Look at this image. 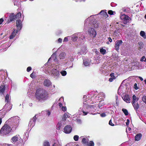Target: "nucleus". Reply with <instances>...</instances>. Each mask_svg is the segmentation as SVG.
<instances>
[{
  "label": "nucleus",
  "mask_w": 146,
  "mask_h": 146,
  "mask_svg": "<svg viewBox=\"0 0 146 146\" xmlns=\"http://www.w3.org/2000/svg\"><path fill=\"white\" fill-rule=\"evenodd\" d=\"M121 19H123L125 20V22L127 23V21L129 20V17L127 15L124 14H123L120 17Z\"/></svg>",
  "instance_id": "2eb2a0df"
},
{
  "label": "nucleus",
  "mask_w": 146,
  "mask_h": 146,
  "mask_svg": "<svg viewBox=\"0 0 146 146\" xmlns=\"http://www.w3.org/2000/svg\"><path fill=\"white\" fill-rule=\"evenodd\" d=\"M88 140L87 139H86L85 138H83L82 140V143L86 145L88 144Z\"/></svg>",
  "instance_id": "393cba45"
},
{
  "label": "nucleus",
  "mask_w": 146,
  "mask_h": 146,
  "mask_svg": "<svg viewBox=\"0 0 146 146\" xmlns=\"http://www.w3.org/2000/svg\"><path fill=\"white\" fill-rule=\"evenodd\" d=\"M86 47L83 48L81 49V52L78 53H80V54H85L86 52Z\"/></svg>",
  "instance_id": "4be33fe9"
},
{
  "label": "nucleus",
  "mask_w": 146,
  "mask_h": 146,
  "mask_svg": "<svg viewBox=\"0 0 146 146\" xmlns=\"http://www.w3.org/2000/svg\"><path fill=\"white\" fill-rule=\"evenodd\" d=\"M68 40V39L67 37H65L64 39V42H67Z\"/></svg>",
  "instance_id": "49530a36"
},
{
  "label": "nucleus",
  "mask_w": 146,
  "mask_h": 146,
  "mask_svg": "<svg viewBox=\"0 0 146 146\" xmlns=\"http://www.w3.org/2000/svg\"><path fill=\"white\" fill-rule=\"evenodd\" d=\"M83 113H84V115H86L88 113V112H85L84 111H83Z\"/></svg>",
  "instance_id": "13d9d810"
},
{
  "label": "nucleus",
  "mask_w": 146,
  "mask_h": 146,
  "mask_svg": "<svg viewBox=\"0 0 146 146\" xmlns=\"http://www.w3.org/2000/svg\"><path fill=\"white\" fill-rule=\"evenodd\" d=\"M62 122L61 121L59 122L57 125V129L58 130H60V129L61 127L62 126Z\"/></svg>",
  "instance_id": "b1692460"
},
{
  "label": "nucleus",
  "mask_w": 146,
  "mask_h": 146,
  "mask_svg": "<svg viewBox=\"0 0 146 146\" xmlns=\"http://www.w3.org/2000/svg\"><path fill=\"white\" fill-rule=\"evenodd\" d=\"M5 89L4 85H1L0 87V95L1 96L4 95V94Z\"/></svg>",
  "instance_id": "f8f14e48"
},
{
  "label": "nucleus",
  "mask_w": 146,
  "mask_h": 146,
  "mask_svg": "<svg viewBox=\"0 0 146 146\" xmlns=\"http://www.w3.org/2000/svg\"><path fill=\"white\" fill-rule=\"evenodd\" d=\"M145 58V56H143L140 59V61L141 62L144 61V59Z\"/></svg>",
  "instance_id": "c03bdc74"
},
{
  "label": "nucleus",
  "mask_w": 146,
  "mask_h": 146,
  "mask_svg": "<svg viewBox=\"0 0 146 146\" xmlns=\"http://www.w3.org/2000/svg\"><path fill=\"white\" fill-rule=\"evenodd\" d=\"M16 26L17 31L20 30L22 27V22L20 20H18L16 22Z\"/></svg>",
  "instance_id": "423d86ee"
},
{
  "label": "nucleus",
  "mask_w": 146,
  "mask_h": 146,
  "mask_svg": "<svg viewBox=\"0 0 146 146\" xmlns=\"http://www.w3.org/2000/svg\"><path fill=\"white\" fill-rule=\"evenodd\" d=\"M30 77L32 78H34L36 77L35 73L33 72L31 75Z\"/></svg>",
  "instance_id": "473e14b6"
},
{
  "label": "nucleus",
  "mask_w": 146,
  "mask_h": 146,
  "mask_svg": "<svg viewBox=\"0 0 146 146\" xmlns=\"http://www.w3.org/2000/svg\"><path fill=\"white\" fill-rule=\"evenodd\" d=\"M108 13L110 15H112L113 14V12L111 10H110L108 11Z\"/></svg>",
  "instance_id": "37998d69"
},
{
  "label": "nucleus",
  "mask_w": 146,
  "mask_h": 146,
  "mask_svg": "<svg viewBox=\"0 0 146 146\" xmlns=\"http://www.w3.org/2000/svg\"><path fill=\"white\" fill-rule=\"evenodd\" d=\"M106 116V114L105 113H102L101 114V116L102 117H104Z\"/></svg>",
  "instance_id": "603ef678"
},
{
  "label": "nucleus",
  "mask_w": 146,
  "mask_h": 146,
  "mask_svg": "<svg viewBox=\"0 0 146 146\" xmlns=\"http://www.w3.org/2000/svg\"><path fill=\"white\" fill-rule=\"evenodd\" d=\"M123 100L127 103L129 102L130 98L128 95H126L122 97Z\"/></svg>",
  "instance_id": "4468645a"
},
{
  "label": "nucleus",
  "mask_w": 146,
  "mask_h": 146,
  "mask_svg": "<svg viewBox=\"0 0 146 146\" xmlns=\"http://www.w3.org/2000/svg\"><path fill=\"white\" fill-rule=\"evenodd\" d=\"M36 115L31 119L29 124V126L31 128L33 127L35 124L36 121Z\"/></svg>",
  "instance_id": "39448f33"
},
{
  "label": "nucleus",
  "mask_w": 146,
  "mask_h": 146,
  "mask_svg": "<svg viewBox=\"0 0 146 146\" xmlns=\"http://www.w3.org/2000/svg\"><path fill=\"white\" fill-rule=\"evenodd\" d=\"M21 138L19 135H17L13 136L11 139V142L13 144L19 143Z\"/></svg>",
  "instance_id": "20e7f679"
},
{
  "label": "nucleus",
  "mask_w": 146,
  "mask_h": 146,
  "mask_svg": "<svg viewBox=\"0 0 146 146\" xmlns=\"http://www.w3.org/2000/svg\"><path fill=\"white\" fill-rule=\"evenodd\" d=\"M96 25H95L94 26V27L95 28H96L98 27V25L97 24L95 23Z\"/></svg>",
  "instance_id": "052dcab7"
},
{
  "label": "nucleus",
  "mask_w": 146,
  "mask_h": 146,
  "mask_svg": "<svg viewBox=\"0 0 146 146\" xmlns=\"http://www.w3.org/2000/svg\"><path fill=\"white\" fill-rule=\"evenodd\" d=\"M3 21H4V20L3 18H1L0 19V25H1V24H2Z\"/></svg>",
  "instance_id": "8fccbe9b"
},
{
  "label": "nucleus",
  "mask_w": 146,
  "mask_h": 146,
  "mask_svg": "<svg viewBox=\"0 0 146 146\" xmlns=\"http://www.w3.org/2000/svg\"><path fill=\"white\" fill-rule=\"evenodd\" d=\"M115 79V77H111L109 79V81L110 82H111L113 80Z\"/></svg>",
  "instance_id": "4c0bfd02"
},
{
  "label": "nucleus",
  "mask_w": 146,
  "mask_h": 146,
  "mask_svg": "<svg viewBox=\"0 0 146 146\" xmlns=\"http://www.w3.org/2000/svg\"><path fill=\"white\" fill-rule=\"evenodd\" d=\"M15 5H17L18 4V0H13Z\"/></svg>",
  "instance_id": "e433bc0d"
},
{
  "label": "nucleus",
  "mask_w": 146,
  "mask_h": 146,
  "mask_svg": "<svg viewBox=\"0 0 146 146\" xmlns=\"http://www.w3.org/2000/svg\"><path fill=\"white\" fill-rule=\"evenodd\" d=\"M66 55V54L64 52H62L60 53L59 55V57L60 59H64Z\"/></svg>",
  "instance_id": "6ab92c4d"
},
{
  "label": "nucleus",
  "mask_w": 146,
  "mask_h": 146,
  "mask_svg": "<svg viewBox=\"0 0 146 146\" xmlns=\"http://www.w3.org/2000/svg\"><path fill=\"white\" fill-rule=\"evenodd\" d=\"M15 19V16L14 14L13 13L10 14L9 16V19L7 21L8 23H9L10 22L14 21Z\"/></svg>",
  "instance_id": "9d476101"
},
{
  "label": "nucleus",
  "mask_w": 146,
  "mask_h": 146,
  "mask_svg": "<svg viewBox=\"0 0 146 146\" xmlns=\"http://www.w3.org/2000/svg\"><path fill=\"white\" fill-rule=\"evenodd\" d=\"M79 136L77 135H75L74 137V139L75 141H77L78 140Z\"/></svg>",
  "instance_id": "c9c22d12"
},
{
  "label": "nucleus",
  "mask_w": 146,
  "mask_h": 146,
  "mask_svg": "<svg viewBox=\"0 0 146 146\" xmlns=\"http://www.w3.org/2000/svg\"><path fill=\"white\" fill-rule=\"evenodd\" d=\"M138 44L139 45V49L142 48L143 47V43L141 42H140L138 43Z\"/></svg>",
  "instance_id": "cd10ccee"
},
{
  "label": "nucleus",
  "mask_w": 146,
  "mask_h": 146,
  "mask_svg": "<svg viewBox=\"0 0 146 146\" xmlns=\"http://www.w3.org/2000/svg\"><path fill=\"white\" fill-rule=\"evenodd\" d=\"M77 121L79 123L81 122V120L80 119H78L77 120Z\"/></svg>",
  "instance_id": "0e129e2a"
},
{
  "label": "nucleus",
  "mask_w": 146,
  "mask_h": 146,
  "mask_svg": "<svg viewBox=\"0 0 146 146\" xmlns=\"http://www.w3.org/2000/svg\"><path fill=\"white\" fill-rule=\"evenodd\" d=\"M122 111L124 113L125 115H127L128 114V112L127 110L126 109H123L122 110Z\"/></svg>",
  "instance_id": "c85d7f7f"
},
{
  "label": "nucleus",
  "mask_w": 146,
  "mask_h": 146,
  "mask_svg": "<svg viewBox=\"0 0 146 146\" xmlns=\"http://www.w3.org/2000/svg\"><path fill=\"white\" fill-rule=\"evenodd\" d=\"M100 52L101 53L104 54L106 53V50L105 49L101 48L100 50Z\"/></svg>",
  "instance_id": "2f4dec72"
},
{
  "label": "nucleus",
  "mask_w": 146,
  "mask_h": 146,
  "mask_svg": "<svg viewBox=\"0 0 146 146\" xmlns=\"http://www.w3.org/2000/svg\"><path fill=\"white\" fill-rule=\"evenodd\" d=\"M114 74L113 73H111L110 74V76L111 77H115L114 76Z\"/></svg>",
  "instance_id": "09e8293b"
},
{
  "label": "nucleus",
  "mask_w": 146,
  "mask_h": 146,
  "mask_svg": "<svg viewBox=\"0 0 146 146\" xmlns=\"http://www.w3.org/2000/svg\"><path fill=\"white\" fill-rule=\"evenodd\" d=\"M72 129V128L70 126L67 125L64 129V132L66 133H69L71 132Z\"/></svg>",
  "instance_id": "1a4fd4ad"
},
{
  "label": "nucleus",
  "mask_w": 146,
  "mask_h": 146,
  "mask_svg": "<svg viewBox=\"0 0 146 146\" xmlns=\"http://www.w3.org/2000/svg\"><path fill=\"white\" fill-rule=\"evenodd\" d=\"M13 127L12 126V128H11L8 125L6 124H5L1 129L0 133L2 135L8 134L11 130L13 131L14 130H13Z\"/></svg>",
  "instance_id": "f03ea898"
},
{
  "label": "nucleus",
  "mask_w": 146,
  "mask_h": 146,
  "mask_svg": "<svg viewBox=\"0 0 146 146\" xmlns=\"http://www.w3.org/2000/svg\"><path fill=\"white\" fill-rule=\"evenodd\" d=\"M55 57V58L54 59V60H56V59H57V58L56 57V56L55 55H52V56H51V57L48 60V61H49L50 60V59L51 58H53V57Z\"/></svg>",
  "instance_id": "ea45409f"
},
{
  "label": "nucleus",
  "mask_w": 146,
  "mask_h": 146,
  "mask_svg": "<svg viewBox=\"0 0 146 146\" xmlns=\"http://www.w3.org/2000/svg\"><path fill=\"white\" fill-rule=\"evenodd\" d=\"M94 143L93 141H90L88 144V146H94Z\"/></svg>",
  "instance_id": "f704fd0d"
},
{
  "label": "nucleus",
  "mask_w": 146,
  "mask_h": 146,
  "mask_svg": "<svg viewBox=\"0 0 146 146\" xmlns=\"http://www.w3.org/2000/svg\"><path fill=\"white\" fill-rule=\"evenodd\" d=\"M19 118L17 116H15L12 117L8 119V121H10L11 120L12 122L13 130H15L18 125L19 122Z\"/></svg>",
  "instance_id": "7ed1b4c3"
},
{
  "label": "nucleus",
  "mask_w": 146,
  "mask_h": 146,
  "mask_svg": "<svg viewBox=\"0 0 146 146\" xmlns=\"http://www.w3.org/2000/svg\"><path fill=\"white\" fill-rule=\"evenodd\" d=\"M21 14L20 12L18 13L16 15H15L16 19H18L21 16Z\"/></svg>",
  "instance_id": "c756f323"
},
{
  "label": "nucleus",
  "mask_w": 146,
  "mask_h": 146,
  "mask_svg": "<svg viewBox=\"0 0 146 146\" xmlns=\"http://www.w3.org/2000/svg\"><path fill=\"white\" fill-rule=\"evenodd\" d=\"M77 36H74L72 37V39L74 41H76L77 40Z\"/></svg>",
  "instance_id": "79ce46f5"
},
{
  "label": "nucleus",
  "mask_w": 146,
  "mask_h": 146,
  "mask_svg": "<svg viewBox=\"0 0 146 146\" xmlns=\"http://www.w3.org/2000/svg\"><path fill=\"white\" fill-rule=\"evenodd\" d=\"M137 85L136 83H135L134 85V88L135 90H137L138 89V87L137 86Z\"/></svg>",
  "instance_id": "de8ad7c7"
},
{
  "label": "nucleus",
  "mask_w": 146,
  "mask_h": 146,
  "mask_svg": "<svg viewBox=\"0 0 146 146\" xmlns=\"http://www.w3.org/2000/svg\"><path fill=\"white\" fill-rule=\"evenodd\" d=\"M109 124L112 126H113L114 125L112 123L111 120H110V121H109Z\"/></svg>",
  "instance_id": "a18cd8bd"
},
{
  "label": "nucleus",
  "mask_w": 146,
  "mask_h": 146,
  "mask_svg": "<svg viewBox=\"0 0 146 146\" xmlns=\"http://www.w3.org/2000/svg\"><path fill=\"white\" fill-rule=\"evenodd\" d=\"M100 14L103 15V16L106 18H107L108 17V15L106 12L104 11V10H102L100 13Z\"/></svg>",
  "instance_id": "aec40b11"
},
{
  "label": "nucleus",
  "mask_w": 146,
  "mask_h": 146,
  "mask_svg": "<svg viewBox=\"0 0 146 146\" xmlns=\"http://www.w3.org/2000/svg\"><path fill=\"white\" fill-rule=\"evenodd\" d=\"M6 146H13V145H11V144H7L6 145Z\"/></svg>",
  "instance_id": "338daca9"
},
{
  "label": "nucleus",
  "mask_w": 146,
  "mask_h": 146,
  "mask_svg": "<svg viewBox=\"0 0 146 146\" xmlns=\"http://www.w3.org/2000/svg\"><path fill=\"white\" fill-rule=\"evenodd\" d=\"M66 113H65L63 115V117H62V120L63 121H65L67 118L66 116Z\"/></svg>",
  "instance_id": "7c9ffc66"
},
{
  "label": "nucleus",
  "mask_w": 146,
  "mask_h": 146,
  "mask_svg": "<svg viewBox=\"0 0 146 146\" xmlns=\"http://www.w3.org/2000/svg\"><path fill=\"white\" fill-rule=\"evenodd\" d=\"M9 95L8 94H7L5 97V102L8 103L9 102Z\"/></svg>",
  "instance_id": "bb28decb"
},
{
  "label": "nucleus",
  "mask_w": 146,
  "mask_h": 146,
  "mask_svg": "<svg viewBox=\"0 0 146 146\" xmlns=\"http://www.w3.org/2000/svg\"><path fill=\"white\" fill-rule=\"evenodd\" d=\"M140 35L143 37L144 38H146V36L145 35V33L144 31H141L140 32Z\"/></svg>",
  "instance_id": "a878e982"
},
{
  "label": "nucleus",
  "mask_w": 146,
  "mask_h": 146,
  "mask_svg": "<svg viewBox=\"0 0 146 146\" xmlns=\"http://www.w3.org/2000/svg\"><path fill=\"white\" fill-rule=\"evenodd\" d=\"M132 98L133 100L132 102V104L135 103L139 100V98H137L135 95H133V96Z\"/></svg>",
  "instance_id": "a211bd4d"
},
{
  "label": "nucleus",
  "mask_w": 146,
  "mask_h": 146,
  "mask_svg": "<svg viewBox=\"0 0 146 146\" xmlns=\"http://www.w3.org/2000/svg\"><path fill=\"white\" fill-rule=\"evenodd\" d=\"M142 99L143 101L146 104V96H143Z\"/></svg>",
  "instance_id": "58836bf2"
},
{
  "label": "nucleus",
  "mask_w": 146,
  "mask_h": 146,
  "mask_svg": "<svg viewBox=\"0 0 146 146\" xmlns=\"http://www.w3.org/2000/svg\"><path fill=\"white\" fill-rule=\"evenodd\" d=\"M44 84L45 86L48 87L51 85V82L49 80L46 79L44 81Z\"/></svg>",
  "instance_id": "ddd939ff"
},
{
  "label": "nucleus",
  "mask_w": 146,
  "mask_h": 146,
  "mask_svg": "<svg viewBox=\"0 0 146 146\" xmlns=\"http://www.w3.org/2000/svg\"><path fill=\"white\" fill-rule=\"evenodd\" d=\"M108 39L109 40V42H112V39L110 37H109L108 38Z\"/></svg>",
  "instance_id": "6e6d98bb"
},
{
  "label": "nucleus",
  "mask_w": 146,
  "mask_h": 146,
  "mask_svg": "<svg viewBox=\"0 0 146 146\" xmlns=\"http://www.w3.org/2000/svg\"><path fill=\"white\" fill-rule=\"evenodd\" d=\"M18 31L17 30H16L15 29H14L10 37V39H13L15 36L16 34L17 33Z\"/></svg>",
  "instance_id": "dca6fc26"
},
{
  "label": "nucleus",
  "mask_w": 146,
  "mask_h": 146,
  "mask_svg": "<svg viewBox=\"0 0 146 146\" xmlns=\"http://www.w3.org/2000/svg\"><path fill=\"white\" fill-rule=\"evenodd\" d=\"M83 64L85 66H88L90 64V62L88 60H84Z\"/></svg>",
  "instance_id": "412c9836"
},
{
  "label": "nucleus",
  "mask_w": 146,
  "mask_h": 146,
  "mask_svg": "<svg viewBox=\"0 0 146 146\" xmlns=\"http://www.w3.org/2000/svg\"><path fill=\"white\" fill-rule=\"evenodd\" d=\"M47 115H48V116H49L50 114V112L49 111H47Z\"/></svg>",
  "instance_id": "4d7b16f0"
},
{
  "label": "nucleus",
  "mask_w": 146,
  "mask_h": 146,
  "mask_svg": "<svg viewBox=\"0 0 146 146\" xmlns=\"http://www.w3.org/2000/svg\"><path fill=\"white\" fill-rule=\"evenodd\" d=\"M50 72L51 73V74H52L54 76H58L60 74L59 71L57 70L55 68H52Z\"/></svg>",
  "instance_id": "6e6552de"
},
{
  "label": "nucleus",
  "mask_w": 146,
  "mask_h": 146,
  "mask_svg": "<svg viewBox=\"0 0 146 146\" xmlns=\"http://www.w3.org/2000/svg\"><path fill=\"white\" fill-rule=\"evenodd\" d=\"M133 105L134 107V108L136 110H137L138 109L139 107V105L137 103H133L132 104Z\"/></svg>",
  "instance_id": "5701e85b"
},
{
  "label": "nucleus",
  "mask_w": 146,
  "mask_h": 146,
  "mask_svg": "<svg viewBox=\"0 0 146 146\" xmlns=\"http://www.w3.org/2000/svg\"><path fill=\"white\" fill-rule=\"evenodd\" d=\"M62 40L61 38H59L58 40V42H61L62 41Z\"/></svg>",
  "instance_id": "5fc2aeb1"
},
{
  "label": "nucleus",
  "mask_w": 146,
  "mask_h": 146,
  "mask_svg": "<svg viewBox=\"0 0 146 146\" xmlns=\"http://www.w3.org/2000/svg\"><path fill=\"white\" fill-rule=\"evenodd\" d=\"M85 36H82V35H81V36L80 37V38H81V39H83V38H85Z\"/></svg>",
  "instance_id": "bf43d9fd"
},
{
  "label": "nucleus",
  "mask_w": 146,
  "mask_h": 146,
  "mask_svg": "<svg viewBox=\"0 0 146 146\" xmlns=\"http://www.w3.org/2000/svg\"><path fill=\"white\" fill-rule=\"evenodd\" d=\"M129 119H127V122H126V124L127 125H129Z\"/></svg>",
  "instance_id": "3c124183"
},
{
  "label": "nucleus",
  "mask_w": 146,
  "mask_h": 146,
  "mask_svg": "<svg viewBox=\"0 0 146 146\" xmlns=\"http://www.w3.org/2000/svg\"><path fill=\"white\" fill-rule=\"evenodd\" d=\"M60 73L63 76H65L66 74V72L65 71H63L60 72Z\"/></svg>",
  "instance_id": "72a5a7b5"
},
{
  "label": "nucleus",
  "mask_w": 146,
  "mask_h": 146,
  "mask_svg": "<svg viewBox=\"0 0 146 146\" xmlns=\"http://www.w3.org/2000/svg\"><path fill=\"white\" fill-rule=\"evenodd\" d=\"M29 105L30 106H32V103H29Z\"/></svg>",
  "instance_id": "774afa93"
},
{
  "label": "nucleus",
  "mask_w": 146,
  "mask_h": 146,
  "mask_svg": "<svg viewBox=\"0 0 146 146\" xmlns=\"http://www.w3.org/2000/svg\"><path fill=\"white\" fill-rule=\"evenodd\" d=\"M62 109L63 111H64L66 110V108L64 107H62Z\"/></svg>",
  "instance_id": "864d4df0"
},
{
  "label": "nucleus",
  "mask_w": 146,
  "mask_h": 146,
  "mask_svg": "<svg viewBox=\"0 0 146 146\" xmlns=\"http://www.w3.org/2000/svg\"><path fill=\"white\" fill-rule=\"evenodd\" d=\"M139 78L141 81H143V78L141 77L140 76H139Z\"/></svg>",
  "instance_id": "680f3d73"
},
{
  "label": "nucleus",
  "mask_w": 146,
  "mask_h": 146,
  "mask_svg": "<svg viewBox=\"0 0 146 146\" xmlns=\"http://www.w3.org/2000/svg\"><path fill=\"white\" fill-rule=\"evenodd\" d=\"M142 135L141 133H139L136 135L135 137V139L136 141H139Z\"/></svg>",
  "instance_id": "f3484780"
},
{
  "label": "nucleus",
  "mask_w": 146,
  "mask_h": 146,
  "mask_svg": "<svg viewBox=\"0 0 146 146\" xmlns=\"http://www.w3.org/2000/svg\"><path fill=\"white\" fill-rule=\"evenodd\" d=\"M58 104H59V106L60 107H61V106H62V104L61 103H59Z\"/></svg>",
  "instance_id": "e2e57ef3"
},
{
  "label": "nucleus",
  "mask_w": 146,
  "mask_h": 146,
  "mask_svg": "<svg viewBox=\"0 0 146 146\" xmlns=\"http://www.w3.org/2000/svg\"><path fill=\"white\" fill-rule=\"evenodd\" d=\"M66 116L67 118H69L70 117V115H68L67 113H66Z\"/></svg>",
  "instance_id": "69168bd1"
},
{
  "label": "nucleus",
  "mask_w": 146,
  "mask_h": 146,
  "mask_svg": "<svg viewBox=\"0 0 146 146\" xmlns=\"http://www.w3.org/2000/svg\"><path fill=\"white\" fill-rule=\"evenodd\" d=\"M32 69V68L30 66H29L27 67V71L28 72H29L30 70H31Z\"/></svg>",
  "instance_id": "a19ab883"
},
{
  "label": "nucleus",
  "mask_w": 146,
  "mask_h": 146,
  "mask_svg": "<svg viewBox=\"0 0 146 146\" xmlns=\"http://www.w3.org/2000/svg\"><path fill=\"white\" fill-rule=\"evenodd\" d=\"M48 93L43 89L37 90V100L42 102L47 100L48 98Z\"/></svg>",
  "instance_id": "f257e3e1"
},
{
  "label": "nucleus",
  "mask_w": 146,
  "mask_h": 146,
  "mask_svg": "<svg viewBox=\"0 0 146 146\" xmlns=\"http://www.w3.org/2000/svg\"><path fill=\"white\" fill-rule=\"evenodd\" d=\"M122 41L121 40H119L116 42L115 45V48L117 50H118L119 49V46L121 44Z\"/></svg>",
  "instance_id": "9b49d317"
},
{
  "label": "nucleus",
  "mask_w": 146,
  "mask_h": 146,
  "mask_svg": "<svg viewBox=\"0 0 146 146\" xmlns=\"http://www.w3.org/2000/svg\"><path fill=\"white\" fill-rule=\"evenodd\" d=\"M88 32L91 36L93 37H95L96 35V32L93 28H92L89 29Z\"/></svg>",
  "instance_id": "0eeeda50"
}]
</instances>
